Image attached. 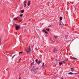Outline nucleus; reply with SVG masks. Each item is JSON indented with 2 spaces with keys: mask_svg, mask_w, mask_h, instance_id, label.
I'll return each instance as SVG.
<instances>
[{
  "mask_svg": "<svg viewBox=\"0 0 79 79\" xmlns=\"http://www.w3.org/2000/svg\"><path fill=\"white\" fill-rule=\"evenodd\" d=\"M71 69L72 72H73V71H74V69L73 68H71Z\"/></svg>",
  "mask_w": 79,
  "mask_h": 79,
  "instance_id": "8",
  "label": "nucleus"
},
{
  "mask_svg": "<svg viewBox=\"0 0 79 79\" xmlns=\"http://www.w3.org/2000/svg\"><path fill=\"white\" fill-rule=\"evenodd\" d=\"M26 52H31V46H29V48L28 49V50H26Z\"/></svg>",
  "mask_w": 79,
  "mask_h": 79,
  "instance_id": "2",
  "label": "nucleus"
},
{
  "mask_svg": "<svg viewBox=\"0 0 79 79\" xmlns=\"http://www.w3.org/2000/svg\"><path fill=\"white\" fill-rule=\"evenodd\" d=\"M60 79H63V78H62V77H61V78H60Z\"/></svg>",
  "mask_w": 79,
  "mask_h": 79,
  "instance_id": "32",
  "label": "nucleus"
},
{
  "mask_svg": "<svg viewBox=\"0 0 79 79\" xmlns=\"http://www.w3.org/2000/svg\"><path fill=\"white\" fill-rule=\"evenodd\" d=\"M31 5V1H29L28 2V6H30Z\"/></svg>",
  "mask_w": 79,
  "mask_h": 79,
  "instance_id": "3",
  "label": "nucleus"
},
{
  "mask_svg": "<svg viewBox=\"0 0 79 79\" xmlns=\"http://www.w3.org/2000/svg\"><path fill=\"white\" fill-rule=\"evenodd\" d=\"M23 15V14H21L20 15V16L21 17H22Z\"/></svg>",
  "mask_w": 79,
  "mask_h": 79,
  "instance_id": "20",
  "label": "nucleus"
},
{
  "mask_svg": "<svg viewBox=\"0 0 79 79\" xmlns=\"http://www.w3.org/2000/svg\"><path fill=\"white\" fill-rule=\"evenodd\" d=\"M21 21H22V20L21 19L20 20V21L19 22H19H21Z\"/></svg>",
  "mask_w": 79,
  "mask_h": 79,
  "instance_id": "29",
  "label": "nucleus"
},
{
  "mask_svg": "<svg viewBox=\"0 0 79 79\" xmlns=\"http://www.w3.org/2000/svg\"><path fill=\"white\" fill-rule=\"evenodd\" d=\"M24 7H26V6L27 5L26 4H24Z\"/></svg>",
  "mask_w": 79,
  "mask_h": 79,
  "instance_id": "21",
  "label": "nucleus"
},
{
  "mask_svg": "<svg viewBox=\"0 0 79 79\" xmlns=\"http://www.w3.org/2000/svg\"><path fill=\"white\" fill-rule=\"evenodd\" d=\"M17 25L16 24H15V25L16 26L15 27V28L16 30H17V31H18V30H19V29H20L21 26Z\"/></svg>",
  "mask_w": 79,
  "mask_h": 79,
  "instance_id": "1",
  "label": "nucleus"
},
{
  "mask_svg": "<svg viewBox=\"0 0 79 79\" xmlns=\"http://www.w3.org/2000/svg\"><path fill=\"white\" fill-rule=\"evenodd\" d=\"M35 61H36V62H37V61H38V59H36V60H35Z\"/></svg>",
  "mask_w": 79,
  "mask_h": 79,
  "instance_id": "25",
  "label": "nucleus"
},
{
  "mask_svg": "<svg viewBox=\"0 0 79 79\" xmlns=\"http://www.w3.org/2000/svg\"><path fill=\"white\" fill-rule=\"evenodd\" d=\"M33 60H34V59H33Z\"/></svg>",
  "mask_w": 79,
  "mask_h": 79,
  "instance_id": "35",
  "label": "nucleus"
},
{
  "mask_svg": "<svg viewBox=\"0 0 79 79\" xmlns=\"http://www.w3.org/2000/svg\"><path fill=\"white\" fill-rule=\"evenodd\" d=\"M15 56H18V54H15L12 57V58H13Z\"/></svg>",
  "mask_w": 79,
  "mask_h": 79,
  "instance_id": "12",
  "label": "nucleus"
},
{
  "mask_svg": "<svg viewBox=\"0 0 79 79\" xmlns=\"http://www.w3.org/2000/svg\"><path fill=\"white\" fill-rule=\"evenodd\" d=\"M62 19H63V18L62 17H61L60 18V19L61 21V20H62Z\"/></svg>",
  "mask_w": 79,
  "mask_h": 79,
  "instance_id": "18",
  "label": "nucleus"
},
{
  "mask_svg": "<svg viewBox=\"0 0 79 79\" xmlns=\"http://www.w3.org/2000/svg\"><path fill=\"white\" fill-rule=\"evenodd\" d=\"M13 20H14V21H17V20H18V18H15L13 19Z\"/></svg>",
  "mask_w": 79,
  "mask_h": 79,
  "instance_id": "7",
  "label": "nucleus"
},
{
  "mask_svg": "<svg viewBox=\"0 0 79 79\" xmlns=\"http://www.w3.org/2000/svg\"><path fill=\"white\" fill-rule=\"evenodd\" d=\"M46 30L47 31H48L49 32L50 31V30H49V29H47Z\"/></svg>",
  "mask_w": 79,
  "mask_h": 79,
  "instance_id": "16",
  "label": "nucleus"
},
{
  "mask_svg": "<svg viewBox=\"0 0 79 79\" xmlns=\"http://www.w3.org/2000/svg\"><path fill=\"white\" fill-rule=\"evenodd\" d=\"M66 60L63 61L62 62V63H66Z\"/></svg>",
  "mask_w": 79,
  "mask_h": 79,
  "instance_id": "19",
  "label": "nucleus"
},
{
  "mask_svg": "<svg viewBox=\"0 0 79 79\" xmlns=\"http://www.w3.org/2000/svg\"><path fill=\"white\" fill-rule=\"evenodd\" d=\"M20 12H21L22 13H23L24 12V10H23L20 11Z\"/></svg>",
  "mask_w": 79,
  "mask_h": 79,
  "instance_id": "9",
  "label": "nucleus"
},
{
  "mask_svg": "<svg viewBox=\"0 0 79 79\" xmlns=\"http://www.w3.org/2000/svg\"><path fill=\"white\" fill-rule=\"evenodd\" d=\"M54 37H55V39H56V38H57V37H57V36H54Z\"/></svg>",
  "mask_w": 79,
  "mask_h": 79,
  "instance_id": "27",
  "label": "nucleus"
},
{
  "mask_svg": "<svg viewBox=\"0 0 79 79\" xmlns=\"http://www.w3.org/2000/svg\"><path fill=\"white\" fill-rule=\"evenodd\" d=\"M21 78H19V79H20Z\"/></svg>",
  "mask_w": 79,
  "mask_h": 79,
  "instance_id": "34",
  "label": "nucleus"
},
{
  "mask_svg": "<svg viewBox=\"0 0 79 79\" xmlns=\"http://www.w3.org/2000/svg\"><path fill=\"white\" fill-rule=\"evenodd\" d=\"M45 33L46 34H48V32H47V31H45Z\"/></svg>",
  "mask_w": 79,
  "mask_h": 79,
  "instance_id": "24",
  "label": "nucleus"
},
{
  "mask_svg": "<svg viewBox=\"0 0 79 79\" xmlns=\"http://www.w3.org/2000/svg\"><path fill=\"white\" fill-rule=\"evenodd\" d=\"M34 63V62H33L32 63H31V66L33 65V64Z\"/></svg>",
  "mask_w": 79,
  "mask_h": 79,
  "instance_id": "17",
  "label": "nucleus"
},
{
  "mask_svg": "<svg viewBox=\"0 0 79 79\" xmlns=\"http://www.w3.org/2000/svg\"><path fill=\"white\" fill-rule=\"evenodd\" d=\"M75 74H79V73H74Z\"/></svg>",
  "mask_w": 79,
  "mask_h": 79,
  "instance_id": "30",
  "label": "nucleus"
},
{
  "mask_svg": "<svg viewBox=\"0 0 79 79\" xmlns=\"http://www.w3.org/2000/svg\"><path fill=\"white\" fill-rule=\"evenodd\" d=\"M44 63H43V65L42 66V67H44Z\"/></svg>",
  "mask_w": 79,
  "mask_h": 79,
  "instance_id": "22",
  "label": "nucleus"
},
{
  "mask_svg": "<svg viewBox=\"0 0 79 79\" xmlns=\"http://www.w3.org/2000/svg\"><path fill=\"white\" fill-rule=\"evenodd\" d=\"M56 62V63H57L56 64H56H58V61H59V60H57V59H56L55 60Z\"/></svg>",
  "mask_w": 79,
  "mask_h": 79,
  "instance_id": "5",
  "label": "nucleus"
},
{
  "mask_svg": "<svg viewBox=\"0 0 79 79\" xmlns=\"http://www.w3.org/2000/svg\"><path fill=\"white\" fill-rule=\"evenodd\" d=\"M57 49H54V53H55V52H57Z\"/></svg>",
  "mask_w": 79,
  "mask_h": 79,
  "instance_id": "4",
  "label": "nucleus"
},
{
  "mask_svg": "<svg viewBox=\"0 0 79 79\" xmlns=\"http://www.w3.org/2000/svg\"><path fill=\"white\" fill-rule=\"evenodd\" d=\"M62 63H63L62 62L59 63V66H61V64H62Z\"/></svg>",
  "mask_w": 79,
  "mask_h": 79,
  "instance_id": "14",
  "label": "nucleus"
},
{
  "mask_svg": "<svg viewBox=\"0 0 79 79\" xmlns=\"http://www.w3.org/2000/svg\"><path fill=\"white\" fill-rule=\"evenodd\" d=\"M39 68H36L35 69L33 70V73H35V70L39 69Z\"/></svg>",
  "mask_w": 79,
  "mask_h": 79,
  "instance_id": "6",
  "label": "nucleus"
},
{
  "mask_svg": "<svg viewBox=\"0 0 79 79\" xmlns=\"http://www.w3.org/2000/svg\"><path fill=\"white\" fill-rule=\"evenodd\" d=\"M51 26H52L50 25L49 26H48V27H50Z\"/></svg>",
  "mask_w": 79,
  "mask_h": 79,
  "instance_id": "31",
  "label": "nucleus"
},
{
  "mask_svg": "<svg viewBox=\"0 0 79 79\" xmlns=\"http://www.w3.org/2000/svg\"><path fill=\"white\" fill-rule=\"evenodd\" d=\"M27 1H24L23 2V3H24V4H26V3H27Z\"/></svg>",
  "mask_w": 79,
  "mask_h": 79,
  "instance_id": "15",
  "label": "nucleus"
},
{
  "mask_svg": "<svg viewBox=\"0 0 79 79\" xmlns=\"http://www.w3.org/2000/svg\"><path fill=\"white\" fill-rule=\"evenodd\" d=\"M63 25H64V24H63Z\"/></svg>",
  "mask_w": 79,
  "mask_h": 79,
  "instance_id": "36",
  "label": "nucleus"
},
{
  "mask_svg": "<svg viewBox=\"0 0 79 79\" xmlns=\"http://www.w3.org/2000/svg\"><path fill=\"white\" fill-rule=\"evenodd\" d=\"M1 39H0V45H1Z\"/></svg>",
  "mask_w": 79,
  "mask_h": 79,
  "instance_id": "26",
  "label": "nucleus"
},
{
  "mask_svg": "<svg viewBox=\"0 0 79 79\" xmlns=\"http://www.w3.org/2000/svg\"><path fill=\"white\" fill-rule=\"evenodd\" d=\"M34 68H35V66H33V68H32L31 70V71H32V70H33V69H34Z\"/></svg>",
  "mask_w": 79,
  "mask_h": 79,
  "instance_id": "11",
  "label": "nucleus"
},
{
  "mask_svg": "<svg viewBox=\"0 0 79 79\" xmlns=\"http://www.w3.org/2000/svg\"><path fill=\"white\" fill-rule=\"evenodd\" d=\"M40 63H42V61H40V60L38 61V64H39Z\"/></svg>",
  "mask_w": 79,
  "mask_h": 79,
  "instance_id": "13",
  "label": "nucleus"
},
{
  "mask_svg": "<svg viewBox=\"0 0 79 79\" xmlns=\"http://www.w3.org/2000/svg\"><path fill=\"white\" fill-rule=\"evenodd\" d=\"M74 74V73H72V72H70L68 74L70 75V74Z\"/></svg>",
  "mask_w": 79,
  "mask_h": 79,
  "instance_id": "10",
  "label": "nucleus"
},
{
  "mask_svg": "<svg viewBox=\"0 0 79 79\" xmlns=\"http://www.w3.org/2000/svg\"><path fill=\"white\" fill-rule=\"evenodd\" d=\"M74 59H75V60H77V58H74Z\"/></svg>",
  "mask_w": 79,
  "mask_h": 79,
  "instance_id": "33",
  "label": "nucleus"
},
{
  "mask_svg": "<svg viewBox=\"0 0 79 79\" xmlns=\"http://www.w3.org/2000/svg\"><path fill=\"white\" fill-rule=\"evenodd\" d=\"M43 32H45V30H43Z\"/></svg>",
  "mask_w": 79,
  "mask_h": 79,
  "instance_id": "28",
  "label": "nucleus"
},
{
  "mask_svg": "<svg viewBox=\"0 0 79 79\" xmlns=\"http://www.w3.org/2000/svg\"><path fill=\"white\" fill-rule=\"evenodd\" d=\"M23 53V52H20L19 53V54H20V53Z\"/></svg>",
  "mask_w": 79,
  "mask_h": 79,
  "instance_id": "23",
  "label": "nucleus"
}]
</instances>
